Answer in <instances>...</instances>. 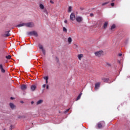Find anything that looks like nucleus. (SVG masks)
Masks as SVG:
<instances>
[{
    "mask_svg": "<svg viewBox=\"0 0 130 130\" xmlns=\"http://www.w3.org/2000/svg\"><path fill=\"white\" fill-rule=\"evenodd\" d=\"M68 41L69 43H72V41H73V40H72V38H71V37H69L68 38Z\"/></svg>",
    "mask_w": 130,
    "mask_h": 130,
    "instance_id": "nucleus-20",
    "label": "nucleus"
},
{
    "mask_svg": "<svg viewBox=\"0 0 130 130\" xmlns=\"http://www.w3.org/2000/svg\"><path fill=\"white\" fill-rule=\"evenodd\" d=\"M76 21L78 22V23H81V22L83 21V18L80 16H78L76 17Z\"/></svg>",
    "mask_w": 130,
    "mask_h": 130,
    "instance_id": "nucleus-6",
    "label": "nucleus"
},
{
    "mask_svg": "<svg viewBox=\"0 0 130 130\" xmlns=\"http://www.w3.org/2000/svg\"><path fill=\"white\" fill-rule=\"evenodd\" d=\"M56 59L57 61L58 62V58H57V57H56Z\"/></svg>",
    "mask_w": 130,
    "mask_h": 130,
    "instance_id": "nucleus-38",
    "label": "nucleus"
},
{
    "mask_svg": "<svg viewBox=\"0 0 130 130\" xmlns=\"http://www.w3.org/2000/svg\"><path fill=\"white\" fill-rule=\"evenodd\" d=\"M42 51L43 54H44V55H45V50H44V49H43V50H42Z\"/></svg>",
    "mask_w": 130,
    "mask_h": 130,
    "instance_id": "nucleus-30",
    "label": "nucleus"
},
{
    "mask_svg": "<svg viewBox=\"0 0 130 130\" xmlns=\"http://www.w3.org/2000/svg\"><path fill=\"white\" fill-rule=\"evenodd\" d=\"M36 88H37L36 85H32L30 87V90L32 91H35V90H36Z\"/></svg>",
    "mask_w": 130,
    "mask_h": 130,
    "instance_id": "nucleus-11",
    "label": "nucleus"
},
{
    "mask_svg": "<svg viewBox=\"0 0 130 130\" xmlns=\"http://www.w3.org/2000/svg\"><path fill=\"white\" fill-rule=\"evenodd\" d=\"M39 7H40L41 10H44V5H43L42 4H40Z\"/></svg>",
    "mask_w": 130,
    "mask_h": 130,
    "instance_id": "nucleus-17",
    "label": "nucleus"
},
{
    "mask_svg": "<svg viewBox=\"0 0 130 130\" xmlns=\"http://www.w3.org/2000/svg\"><path fill=\"white\" fill-rule=\"evenodd\" d=\"M115 24H113L112 26L111 27V30H113V29H115Z\"/></svg>",
    "mask_w": 130,
    "mask_h": 130,
    "instance_id": "nucleus-22",
    "label": "nucleus"
},
{
    "mask_svg": "<svg viewBox=\"0 0 130 130\" xmlns=\"http://www.w3.org/2000/svg\"><path fill=\"white\" fill-rule=\"evenodd\" d=\"M71 12H72V7L70 6L68 9V13H71Z\"/></svg>",
    "mask_w": 130,
    "mask_h": 130,
    "instance_id": "nucleus-24",
    "label": "nucleus"
},
{
    "mask_svg": "<svg viewBox=\"0 0 130 130\" xmlns=\"http://www.w3.org/2000/svg\"><path fill=\"white\" fill-rule=\"evenodd\" d=\"M31 104H34V102H31Z\"/></svg>",
    "mask_w": 130,
    "mask_h": 130,
    "instance_id": "nucleus-41",
    "label": "nucleus"
},
{
    "mask_svg": "<svg viewBox=\"0 0 130 130\" xmlns=\"http://www.w3.org/2000/svg\"><path fill=\"white\" fill-rule=\"evenodd\" d=\"M111 6H112V7H114V3H111Z\"/></svg>",
    "mask_w": 130,
    "mask_h": 130,
    "instance_id": "nucleus-32",
    "label": "nucleus"
},
{
    "mask_svg": "<svg viewBox=\"0 0 130 130\" xmlns=\"http://www.w3.org/2000/svg\"><path fill=\"white\" fill-rule=\"evenodd\" d=\"M44 13H45V14H46V15H48V12H47V10H46V9H45L44 10Z\"/></svg>",
    "mask_w": 130,
    "mask_h": 130,
    "instance_id": "nucleus-25",
    "label": "nucleus"
},
{
    "mask_svg": "<svg viewBox=\"0 0 130 130\" xmlns=\"http://www.w3.org/2000/svg\"><path fill=\"white\" fill-rule=\"evenodd\" d=\"M64 23H65L66 24L68 23V20H64Z\"/></svg>",
    "mask_w": 130,
    "mask_h": 130,
    "instance_id": "nucleus-36",
    "label": "nucleus"
},
{
    "mask_svg": "<svg viewBox=\"0 0 130 130\" xmlns=\"http://www.w3.org/2000/svg\"><path fill=\"white\" fill-rule=\"evenodd\" d=\"M103 54V51H99L98 52H96L94 53L95 55H96V56H101V55H102V54Z\"/></svg>",
    "mask_w": 130,
    "mask_h": 130,
    "instance_id": "nucleus-4",
    "label": "nucleus"
},
{
    "mask_svg": "<svg viewBox=\"0 0 130 130\" xmlns=\"http://www.w3.org/2000/svg\"><path fill=\"white\" fill-rule=\"evenodd\" d=\"M11 100H13L14 99V98L11 97Z\"/></svg>",
    "mask_w": 130,
    "mask_h": 130,
    "instance_id": "nucleus-40",
    "label": "nucleus"
},
{
    "mask_svg": "<svg viewBox=\"0 0 130 130\" xmlns=\"http://www.w3.org/2000/svg\"><path fill=\"white\" fill-rule=\"evenodd\" d=\"M112 2H113V0H112Z\"/></svg>",
    "mask_w": 130,
    "mask_h": 130,
    "instance_id": "nucleus-46",
    "label": "nucleus"
},
{
    "mask_svg": "<svg viewBox=\"0 0 130 130\" xmlns=\"http://www.w3.org/2000/svg\"><path fill=\"white\" fill-rule=\"evenodd\" d=\"M100 85H101V82H97L96 83H95L94 89H95V90H98V89H99V88L100 87Z\"/></svg>",
    "mask_w": 130,
    "mask_h": 130,
    "instance_id": "nucleus-7",
    "label": "nucleus"
},
{
    "mask_svg": "<svg viewBox=\"0 0 130 130\" xmlns=\"http://www.w3.org/2000/svg\"><path fill=\"white\" fill-rule=\"evenodd\" d=\"M43 102V101L42 100H40L37 102V105H39V104H41Z\"/></svg>",
    "mask_w": 130,
    "mask_h": 130,
    "instance_id": "nucleus-16",
    "label": "nucleus"
},
{
    "mask_svg": "<svg viewBox=\"0 0 130 130\" xmlns=\"http://www.w3.org/2000/svg\"><path fill=\"white\" fill-rule=\"evenodd\" d=\"M10 127H11V129H12V125H11Z\"/></svg>",
    "mask_w": 130,
    "mask_h": 130,
    "instance_id": "nucleus-45",
    "label": "nucleus"
},
{
    "mask_svg": "<svg viewBox=\"0 0 130 130\" xmlns=\"http://www.w3.org/2000/svg\"><path fill=\"white\" fill-rule=\"evenodd\" d=\"M18 118H19V119L24 118V116H18Z\"/></svg>",
    "mask_w": 130,
    "mask_h": 130,
    "instance_id": "nucleus-29",
    "label": "nucleus"
},
{
    "mask_svg": "<svg viewBox=\"0 0 130 130\" xmlns=\"http://www.w3.org/2000/svg\"><path fill=\"white\" fill-rule=\"evenodd\" d=\"M12 57V56L9 55L8 56H6V58H7V59H11Z\"/></svg>",
    "mask_w": 130,
    "mask_h": 130,
    "instance_id": "nucleus-21",
    "label": "nucleus"
},
{
    "mask_svg": "<svg viewBox=\"0 0 130 130\" xmlns=\"http://www.w3.org/2000/svg\"><path fill=\"white\" fill-rule=\"evenodd\" d=\"M0 70L2 72V73H6V70L4 69V67H3V64H0Z\"/></svg>",
    "mask_w": 130,
    "mask_h": 130,
    "instance_id": "nucleus-8",
    "label": "nucleus"
},
{
    "mask_svg": "<svg viewBox=\"0 0 130 130\" xmlns=\"http://www.w3.org/2000/svg\"><path fill=\"white\" fill-rule=\"evenodd\" d=\"M44 80H46V81H48V76H46L44 78Z\"/></svg>",
    "mask_w": 130,
    "mask_h": 130,
    "instance_id": "nucleus-28",
    "label": "nucleus"
},
{
    "mask_svg": "<svg viewBox=\"0 0 130 130\" xmlns=\"http://www.w3.org/2000/svg\"><path fill=\"white\" fill-rule=\"evenodd\" d=\"M75 19L76 16L75 15V14L72 13L70 15V20H71V21H75Z\"/></svg>",
    "mask_w": 130,
    "mask_h": 130,
    "instance_id": "nucleus-5",
    "label": "nucleus"
},
{
    "mask_svg": "<svg viewBox=\"0 0 130 130\" xmlns=\"http://www.w3.org/2000/svg\"><path fill=\"white\" fill-rule=\"evenodd\" d=\"M108 4H109V2H106V3H103L102 4V6H105V5H108Z\"/></svg>",
    "mask_w": 130,
    "mask_h": 130,
    "instance_id": "nucleus-27",
    "label": "nucleus"
},
{
    "mask_svg": "<svg viewBox=\"0 0 130 130\" xmlns=\"http://www.w3.org/2000/svg\"><path fill=\"white\" fill-rule=\"evenodd\" d=\"M5 33H6V34L5 35V37H9V36H11V34H10V30L6 31Z\"/></svg>",
    "mask_w": 130,
    "mask_h": 130,
    "instance_id": "nucleus-12",
    "label": "nucleus"
},
{
    "mask_svg": "<svg viewBox=\"0 0 130 130\" xmlns=\"http://www.w3.org/2000/svg\"><path fill=\"white\" fill-rule=\"evenodd\" d=\"M21 103H24V102L23 101H21Z\"/></svg>",
    "mask_w": 130,
    "mask_h": 130,
    "instance_id": "nucleus-44",
    "label": "nucleus"
},
{
    "mask_svg": "<svg viewBox=\"0 0 130 130\" xmlns=\"http://www.w3.org/2000/svg\"><path fill=\"white\" fill-rule=\"evenodd\" d=\"M90 16L91 17H94V14H93V13H91V14H90Z\"/></svg>",
    "mask_w": 130,
    "mask_h": 130,
    "instance_id": "nucleus-33",
    "label": "nucleus"
},
{
    "mask_svg": "<svg viewBox=\"0 0 130 130\" xmlns=\"http://www.w3.org/2000/svg\"><path fill=\"white\" fill-rule=\"evenodd\" d=\"M9 106H10V108H11V109H15L16 108V106L12 103H10L9 104Z\"/></svg>",
    "mask_w": 130,
    "mask_h": 130,
    "instance_id": "nucleus-10",
    "label": "nucleus"
},
{
    "mask_svg": "<svg viewBox=\"0 0 130 130\" xmlns=\"http://www.w3.org/2000/svg\"><path fill=\"white\" fill-rule=\"evenodd\" d=\"M45 87H46V84H44L43 85V88H45Z\"/></svg>",
    "mask_w": 130,
    "mask_h": 130,
    "instance_id": "nucleus-35",
    "label": "nucleus"
},
{
    "mask_svg": "<svg viewBox=\"0 0 130 130\" xmlns=\"http://www.w3.org/2000/svg\"><path fill=\"white\" fill-rule=\"evenodd\" d=\"M70 109H67V110H66V111H65V113H67V112H69V111H70Z\"/></svg>",
    "mask_w": 130,
    "mask_h": 130,
    "instance_id": "nucleus-31",
    "label": "nucleus"
},
{
    "mask_svg": "<svg viewBox=\"0 0 130 130\" xmlns=\"http://www.w3.org/2000/svg\"><path fill=\"white\" fill-rule=\"evenodd\" d=\"M4 130H6V129H4Z\"/></svg>",
    "mask_w": 130,
    "mask_h": 130,
    "instance_id": "nucleus-48",
    "label": "nucleus"
},
{
    "mask_svg": "<svg viewBox=\"0 0 130 130\" xmlns=\"http://www.w3.org/2000/svg\"><path fill=\"white\" fill-rule=\"evenodd\" d=\"M108 25V22H106L104 25H103V28L104 29H106L107 28V26Z\"/></svg>",
    "mask_w": 130,
    "mask_h": 130,
    "instance_id": "nucleus-14",
    "label": "nucleus"
},
{
    "mask_svg": "<svg viewBox=\"0 0 130 130\" xmlns=\"http://www.w3.org/2000/svg\"><path fill=\"white\" fill-rule=\"evenodd\" d=\"M23 26H25V23L18 24V25L17 26V27H18L19 28L20 27H23Z\"/></svg>",
    "mask_w": 130,
    "mask_h": 130,
    "instance_id": "nucleus-15",
    "label": "nucleus"
},
{
    "mask_svg": "<svg viewBox=\"0 0 130 130\" xmlns=\"http://www.w3.org/2000/svg\"><path fill=\"white\" fill-rule=\"evenodd\" d=\"M21 89L23 91H25V90H26V89H27V85H26L25 84L22 85L21 86Z\"/></svg>",
    "mask_w": 130,
    "mask_h": 130,
    "instance_id": "nucleus-9",
    "label": "nucleus"
},
{
    "mask_svg": "<svg viewBox=\"0 0 130 130\" xmlns=\"http://www.w3.org/2000/svg\"><path fill=\"white\" fill-rule=\"evenodd\" d=\"M102 81L104 82H109V78H106L104 77H102Z\"/></svg>",
    "mask_w": 130,
    "mask_h": 130,
    "instance_id": "nucleus-13",
    "label": "nucleus"
},
{
    "mask_svg": "<svg viewBox=\"0 0 130 130\" xmlns=\"http://www.w3.org/2000/svg\"><path fill=\"white\" fill-rule=\"evenodd\" d=\"M25 26L28 28H32L34 26V23L33 22H28L25 23Z\"/></svg>",
    "mask_w": 130,
    "mask_h": 130,
    "instance_id": "nucleus-3",
    "label": "nucleus"
},
{
    "mask_svg": "<svg viewBox=\"0 0 130 130\" xmlns=\"http://www.w3.org/2000/svg\"><path fill=\"white\" fill-rule=\"evenodd\" d=\"M75 46H77V45H75Z\"/></svg>",
    "mask_w": 130,
    "mask_h": 130,
    "instance_id": "nucleus-47",
    "label": "nucleus"
},
{
    "mask_svg": "<svg viewBox=\"0 0 130 130\" xmlns=\"http://www.w3.org/2000/svg\"><path fill=\"white\" fill-rule=\"evenodd\" d=\"M27 34L30 36H35V37H38V34H37V32L35 31L28 32Z\"/></svg>",
    "mask_w": 130,
    "mask_h": 130,
    "instance_id": "nucleus-1",
    "label": "nucleus"
},
{
    "mask_svg": "<svg viewBox=\"0 0 130 130\" xmlns=\"http://www.w3.org/2000/svg\"><path fill=\"white\" fill-rule=\"evenodd\" d=\"M50 3H51V4H53V2H52V1H50Z\"/></svg>",
    "mask_w": 130,
    "mask_h": 130,
    "instance_id": "nucleus-42",
    "label": "nucleus"
},
{
    "mask_svg": "<svg viewBox=\"0 0 130 130\" xmlns=\"http://www.w3.org/2000/svg\"><path fill=\"white\" fill-rule=\"evenodd\" d=\"M80 10H84V8H80Z\"/></svg>",
    "mask_w": 130,
    "mask_h": 130,
    "instance_id": "nucleus-43",
    "label": "nucleus"
},
{
    "mask_svg": "<svg viewBox=\"0 0 130 130\" xmlns=\"http://www.w3.org/2000/svg\"><path fill=\"white\" fill-rule=\"evenodd\" d=\"M81 96H82V93H81L80 94H79V95L77 96L76 100H80V99H81Z\"/></svg>",
    "mask_w": 130,
    "mask_h": 130,
    "instance_id": "nucleus-19",
    "label": "nucleus"
},
{
    "mask_svg": "<svg viewBox=\"0 0 130 130\" xmlns=\"http://www.w3.org/2000/svg\"><path fill=\"white\" fill-rule=\"evenodd\" d=\"M118 56H122V54L120 53V54H118Z\"/></svg>",
    "mask_w": 130,
    "mask_h": 130,
    "instance_id": "nucleus-37",
    "label": "nucleus"
},
{
    "mask_svg": "<svg viewBox=\"0 0 130 130\" xmlns=\"http://www.w3.org/2000/svg\"><path fill=\"white\" fill-rule=\"evenodd\" d=\"M101 122L102 123L99 122L97 124L98 128H102L103 126H105V122L104 121H102Z\"/></svg>",
    "mask_w": 130,
    "mask_h": 130,
    "instance_id": "nucleus-2",
    "label": "nucleus"
},
{
    "mask_svg": "<svg viewBox=\"0 0 130 130\" xmlns=\"http://www.w3.org/2000/svg\"><path fill=\"white\" fill-rule=\"evenodd\" d=\"M49 88V86H48V85H47V86H46V89H47V90H48Z\"/></svg>",
    "mask_w": 130,
    "mask_h": 130,
    "instance_id": "nucleus-34",
    "label": "nucleus"
},
{
    "mask_svg": "<svg viewBox=\"0 0 130 130\" xmlns=\"http://www.w3.org/2000/svg\"><path fill=\"white\" fill-rule=\"evenodd\" d=\"M63 32H66V33H67V32H68V29H67L64 27H63Z\"/></svg>",
    "mask_w": 130,
    "mask_h": 130,
    "instance_id": "nucleus-26",
    "label": "nucleus"
},
{
    "mask_svg": "<svg viewBox=\"0 0 130 130\" xmlns=\"http://www.w3.org/2000/svg\"><path fill=\"white\" fill-rule=\"evenodd\" d=\"M39 48H40V49H41V50L44 49L43 48V46H42V45H39Z\"/></svg>",
    "mask_w": 130,
    "mask_h": 130,
    "instance_id": "nucleus-23",
    "label": "nucleus"
},
{
    "mask_svg": "<svg viewBox=\"0 0 130 130\" xmlns=\"http://www.w3.org/2000/svg\"><path fill=\"white\" fill-rule=\"evenodd\" d=\"M46 84H48V80H46Z\"/></svg>",
    "mask_w": 130,
    "mask_h": 130,
    "instance_id": "nucleus-39",
    "label": "nucleus"
},
{
    "mask_svg": "<svg viewBox=\"0 0 130 130\" xmlns=\"http://www.w3.org/2000/svg\"><path fill=\"white\" fill-rule=\"evenodd\" d=\"M83 55L82 54H80L78 55V59H79V60H81V58L82 57H83Z\"/></svg>",
    "mask_w": 130,
    "mask_h": 130,
    "instance_id": "nucleus-18",
    "label": "nucleus"
}]
</instances>
